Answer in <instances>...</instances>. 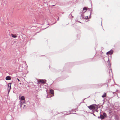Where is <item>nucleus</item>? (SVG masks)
Masks as SVG:
<instances>
[{"label":"nucleus","mask_w":120,"mask_h":120,"mask_svg":"<svg viewBox=\"0 0 120 120\" xmlns=\"http://www.w3.org/2000/svg\"><path fill=\"white\" fill-rule=\"evenodd\" d=\"M95 106H97L96 105H92L88 106V108L91 110L95 109H96Z\"/></svg>","instance_id":"obj_1"},{"label":"nucleus","mask_w":120,"mask_h":120,"mask_svg":"<svg viewBox=\"0 0 120 120\" xmlns=\"http://www.w3.org/2000/svg\"><path fill=\"white\" fill-rule=\"evenodd\" d=\"M113 51L112 50H111L108 52H107L106 54L107 55H108L109 54L111 55L113 53Z\"/></svg>","instance_id":"obj_2"},{"label":"nucleus","mask_w":120,"mask_h":120,"mask_svg":"<svg viewBox=\"0 0 120 120\" xmlns=\"http://www.w3.org/2000/svg\"><path fill=\"white\" fill-rule=\"evenodd\" d=\"M38 83L41 82L43 84L45 82L44 80L43 79L40 80H39L38 81Z\"/></svg>","instance_id":"obj_3"},{"label":"nucleus","mask_w":120,"mask_h":120,"mask_svg":"<svg viewBox=\"0 0 120 120\" xmlns=\"http://www.w3.org/2000/svg\"><path fill=\"white\" fill-rule=\"evenodd\" d=\"M11 79V77L9 76H7L5 78V79L7 80H9Z\"/></svg>","instance_id":"obj_4"},{"label":"nucleus","mask_w":120,"mask_h":120,"mask_svg":"<svg viewBox=\"0 0 120 120\" xmlns=\"http://www.w3.org/2000/svg\"><path fill=\"white\" fill-rule=\"evenodd\" d=\"M23 69L22 66H20L19 67V70L20 71H22Z\"/></svg>","instance_id":"obj_5"},{"label":"nucleus","mask_w":120,"mask_h":120,"mask_svg":"<svg viewBox=\"0 0 120 120\" xmlns=\"http://www.w3.org/2000/svg\"><path fill=\"white\" fill-rule=\"evenodd\" d=\"M20 99L21 101L24 100H25V98L24 96H22Z\"/></svg>","instance_id":"obj_6"},{"label":"nucleus","mask_w":120,"mask_h":120,"mask_svg":"<svg viewBox=\"0 0 120 120\" xmlns=\"http://www.w3.org/2000/svg\"><path fill=\"white\" fill-rule=\"evenodd\" d=\"M106 95V93H104L103 95L102 96V98H104L105 97Z\"/></svg>","instance_id":"obj_7"},{"label":"nucleus","mask_w":120,"mask_h":120,"mask_svg":"<svg viewBox=\"0 0 120 120\" xmlns=\"http://www.w3.org/2000/svg\"><path fill=\"white\" fill-rule=\"evenodd\" d=\"M50 92L52 94H54L53 91L51 89L50 90Z\"/></svg>","instance_id":"obj_8"},{"label":"nucleus","mask_w":120,"mask_h":120,"mask_svg":"<svg viewBox=\"0 0 120 120\" xmlns=\"http://www.w3.org/2000/svg\"><path fill=\"white\" fill-rule=\"evenodd\" d=\"M100 118L101 119H103L105 118V117L103 115H101L100 116Z\"/></svg>","instance_id":"obj_9"},{"label":"nucleus","mask_w":120,"mask_h":120,"mask_svg":"<svg viewBox=\"0 0 120 120\" xmlns=\"http://www.w3.org/2000/svg\"><path fill=\"white\" fill-rule=\"evenodd\" d=\"M11 87H8V94H9V92L10 89H11Z\"/></svg>","instance_id":"obj_10"},{"label":"nucleus","mask_w":120,"mask_h":120,"mask_svg":"<svg viewBox=\"0 0 120 120\" xmlns=\"http://www.w3.org/2000/svg\"><path fill=\"white\" fill-rule=\"evenodd\" d=\"M11 35L12 37L14 38H15L17 37V36L16 35H14L13 34H12Z\"/></svg>","instance_id":"obj_11"},{"label":"nucleus","mask_w":120,"mask_h":120,"mask_svg":"<svg viewBox=\"0 0 120 120\" xmlns=\"http://www.w3.org/2000/svg\"><path fill=\"white\" fill-rule=\"evenodd\" d=\"M11 83H9L8 84V87H11Z\"/></svg>","instance_id":"obj_12"},{"label":"nucleus","mask_w":120,"mask_h":120,"mask_svg":"<svg viewBox=\"0 0 120 120\" xmlns=\"http://www.w3.org/2000/svg\"><path fill=\"white\" fill-rule=\"evenodd\" d=\"M25 102H24V101H20V105H21V106L22 105V104L23 103H24Z\"/></svg>","instance_id":"obj_13"},{"label":"nucleus","mask_w":120,"mask_h":120,"mask_svg":"<svg viewBox=\"0 0 120 120\" xmlns=\"http://www.w3.org/2000/svg\"><path fill=\"white\" fill-rule=\"evenodd\" d=\"M103 116L104 117H106V114L105 113H103Z\"/></svg>","instance_id":"obj_14"},{"label":"nucleus","mask_w":120,"mask_h":120,"mask_svg":"<svg viewBox=\"0 0 120 120\" xmlns=\"http://www.w3.org/2000/svg\"><path fill=\"white\" fill-rule=\"evenodd\" d=\"M87 9V8L86 7H84L83 8V10H86Z\"/></svg>","instance_id":"obj_15"},{"label":"nucleus","mask_w":120,"mask_h":120,"mask_svg":"<svg viewBox=\"0 0 120 120\" xmlns=\"http://www.w3.org/2000/svg\"><path fill=\"white\" fill-rule=\"evenodd\" d=\"M85 18L86 19H88V16H86L85 17Z\"/></svg>","instance_id":"obj_16"},{"label":"nucleus","mask_w":120,"mask_h":120,"mask_svg":"<svg viewBox=\"0 0 120 120\" xmlns=\"http://www.w3.org/2000/svg\"><path fill=\"white\" fill-rule=\"evenodd\" d=\"M17 79L18 80V81H20V80L19 79H18V78H17Z\"/></svg>","instance_id":"obj_17"},{"label":"nucleus","mask_w":120,"mask_h":120,"mask_svg":"<svg viewBox=\"0 0 120 120\" xmlns=\"http://www.w3.org/2000/svg\"><path fill=\"white\" fill-rule=\"evenodd\" d=\"M93 115H94V116H95V114H93Z\"/></svg>","instance_id":"obj_18"}]
</instances>
